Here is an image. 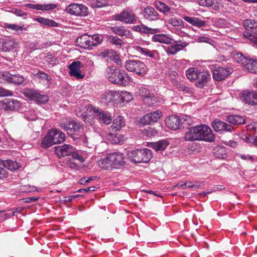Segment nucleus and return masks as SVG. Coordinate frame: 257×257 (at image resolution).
Wrapping results in <instances>:
<instances>
[{
	"label": "nucleus",
	"mask_w": 257,
	"mask_h": 257,
	"mask_svg": "<svg viewBox=\"0 0 257 257\" xmlns=\"http://www.w3.org/2000/svg\"><path fill=\"white\" fill-rule=\"evenodd\" d=\"M108 77L111 82L123 86L127 85L130 82L126 73L124 70L118 69L110 70L108 72Z\"/></svg>",
	"instance_id": "nucleus-6"
},
{
	"label": "nucleus",
	"mask_w": 257,
	"mask_h": 257,
	"mask_svg": "<svg viewBox=\"0 0 257 257\" xmlns=\"http://www.w3.org/2000/svg\"><path fill=\"white\" fill-rule=\"evenodd\" d=\"M20 105L19 101L16 99L5 98L0 101V108L5 111L18 110Z\"/></svg>",
	"instance_id": "nucleus-10"
},
{
	"label": "nucleus",
	"mask_w": 257,
	"mask_h": 257,
	"mask_svg": "<svg viewBox=\"0 0 257 257\" xmlns=\"http://www.w3.org/2000/svg\"><path fill=\"white\" fill-rule=\"evenodd\" d=\"M66 11L72 15L87 16L89 15L88 8L82 4L72 3L66 8Z\"/></svg>",
	"instance_id": "nucleus-9"
},
{
	"label": "nucleus",
	"mask_w": 257,
	"mask_h": 257,
	"mask_svg": "<svg viewBox=\"0 0 257 257\" xmlns=\"http://www.w3.org/2000/svg\"><path fill=\"white\" fill-rule=\"evenodd\" d=\"M226 121L230 123L237 125L245 123V119L238 115H228L226 116Z\"/></svg>",
	"instance_id": "nucleus-27"
},
{
	"label": "nucleus",
	"mask_w": 257,
	"mask_h": 257,
	"mask_svg": "<svg viewBox=\"0 0 257 257\" xmlns=\"http://www.w3.org/2000/svg\"><path fill=\"white\" fill-rule=\"evenodd\" d=\"M36 76L39 78L42 81H46L47 84L50 85L51 84V77L49 75L43 71H39L36 74Z\"/></svg>",
	"instance_id": "nucleus-41"
},
{
	"label": "nucleus",
	"mask_w": 257,
	"mask_h": 257,
	"mask_svg": "<svg viewBox=\"0 0 257 257\" xmlns=\"http://www.w3.org/2000/svg\"><path fill=\"white\" fill-rule=\"evenodd\" d=\"M175 44L178 52L183 50L188 45V43L181 41H176L175 42Z\"/></svg>",
	"instance_id": "nucleus-52"
},
{
	"label": "nucleus",
	"mask_w": 257,
	"mask_h": 257,
	"mask_svg": "<svg viewBox=\"0 0 257 257\" xmlns=\"http://www.w3.org/2000/svg\"><path fill=\"white\" fill-rule=\"evenodd\" d=\"M210 39L206 36H199L197 38V41L199 42H207L208 43Z\"/></svg>",
	"instance_id": "nucleus-64"
},
{
	"label": "nucleus",
	"mask_w": 257,
	"mask_h": 257,
	"mask_svg": "<svg viewBox=\"0 0 257 257\" xmlns=\"http://www.w3.org/2000/svg\"><path fill=\"white\" fill-rule=\"evenodd\" d=\"M138 93L140 96L144 98V99L151 94L148 89L145 87H141L139 88V91Z\"/></svg>",
	"instance_id": "nucleus-50"
},
{
	"label": "nucleus",
	"mask_w": 257,
	"mask_h": 257,
	"mask_svg": "<svg viewBox=\"0 0 257 257\" xmlns=\"http://www.w3.org/2000/svg\"><path fill=\"white\" fill-rule=\"evenodd\" d=\"M47 61L48 63H49L50 65L54 66L55 65L57 62V59L55 58L54 57H48Z\"/></svg>",
	"instance_id": "nucleus-63"
},
{
	"label": "nucleus",
	"mask_w": 257,
	"mask_h": 257,
	"mask_svg": "<svg viewBox=\"0 0 257 257\" xmlns=\"http://www.w3.org/2000/svg\"><path fill=\"white\" fill-rule=\"evenodd\" d=\"M5 27L9 29L15 30L19 33H20V32H22L23 30H26V29L24 28L23 27L16 24H10L8 23H5Z\"/></svg>",
	"instance_id": "nucleus-46"
},
{
	"label": "nucleus",
	"mask_w": 257,
	"mask_h": 257,
	"mask_svg": "<svg viewBox=\"0 0 257 257\" xmlns=\"http://www.w3.org/2000/svg\"><path fill=\"white\" fill-rule=\"evenodd\" d=\"M243 36L245 38L254 43H257V37L253 35L248 32H244Z\"/></svg>",
	"instance_id": "nucleus-51"
},
{
	"label": "nucleus",
	"mask_w": 257,
	"mask_h": 257,
	"mask_svg": "<svg viewBox=\"0 0 257 257\" xmlns=\"http://www.w3.org/2000/svg\"><path fill=\"white\" fill-rule=\"evenodd\" d=\"M209 79V74L208 71H199L197 76V79L196 80V86L199 88H202Z\"/></svg>",
	"instance_id": "nucleus-22"
},
{
	"label": "nucleus",
	"mask_w": 257,
	"mask_h": 257,
	"mask_svg": "<svg viewBox=\"0 0 257 257\" xmlns=\"http://www.w3.org/2000/svg\"><path fill=\"white\" fill-rule=\"evenodd\" d=\"M116 97H117V92L110 90L103 93L101 96V100L103 103L108 104L116 101Z\"/></svg>",
	"instance_id": "nucleus-20"
},
{
	"label": "nucleus",
	"mask_w": 257,
	"mask_h": 257,
	"mask_svg": "<svg viewBox=\"0 0 257 257\" xmlns=\"http://www.w3.org/2000/svg\"><path fill=\"white\" fill-rule=\"evenodd\" d=\"M214 0H198V4L200 6L210 7L211 6Z\"/></svg>",
	"instance_id": "nucleus-57"
},
{
	"label": "nucleus",
	"mask_w": 257,
	"mask_h": 257,
	"mask_svg": "<svg viewBox=\"0 0 257 257\" xmlns=\"http://www.w3.org/2000/svg\"><path fill=\"white\" fill-rule=\"evenodd\" d=\"M114 34L120 37L125 36L126 38H131L132 35L130 30L124 29L123 27L113 26L110 27Z\"/></svg>",
	"instance_id": "nucleus-24"
},
{
	"label": "nucleus",
	"mask_w": 257,
	"mask_h": 257,
	"mask_svg": "<svg viewBox=\"0 0 257 257\" xmlns=\"http://www.w3.org/2000/svg\"><path fill=\"white\" fill-rule=\"evenodd\" d=\"M42 8L40 10L48 11L53 10L57 7V5L54 4L41 5Z\"/></svg>",
	"instance_id": "nucleus-54"
},
{
	"label": "nucleus",
	"mask_w": 257,
	"mask_h": 257,
	"mask_svg": "<svg viewBox=\"0 0 257 257\" xmlns=\"http://www.w3.org/2000/svg\"><path fill=\"white\" fill-rule=\"evenodd\" d=\"M191 186H193V188L194 189H197L198 188H203L204 186V184L202 182L196 181L191 185Z\"/></svg>",
	"instance_id": "nucleus-62"
},
{
	"label": "nucleus",
	"mask_w": 257,
	"mask_h": 257,
	"mask_svg": "<svg viewBox=\"0 0 257 257\" xmlns=\"http://www.w3.org/2000/svg\"><path fill=\"white\" fill-rule=\"evenodd\" d=\"M137 50L140 53L144 54L145 55L149 56L152 58L153 57L154 54H152L151 52L147 49H144L140 47H138L137 48Z\"/></svg>",
	"instance_id": "nucleus-55"
},
{
	"label": "nucleus",
	"mask_w": 257,
	"mask_h": 257,
	"mask_svg": "<svg viewBox=\"0 0 257 257\" xmlns=\"http://www.w3.org/2000/svg\"><path fill=\"white\" fill-rule=\"evenodd\" d=\"M73 149L74 147L72 145L68 144L54 147L55 153L59 158L70 156L73 152Z\"/></svg>",
	"instance_id": "nucleus-15"
},
{
	"label": "nucleus",
	"mask_w": 257,
	"mask_h": 257,
	"mask_svg": "<svg viewBox=\"0 0 257 257\" xmlns=\"http://www.w3.org/2000/svg\"><path fill=\"white\" fill-rule=\"evenodd\" d=\"M157 9L160 12L165 14L166 12L169 11L170 8L165 3L162 2H158L156 4Z\"/></svg>",
	"instance_id": "nucleus-47"
},
{
	"label": "nucleus",
	"mask_w": 257,
	"mask_h": 257,
	"mask_svg": "<svg viewBox=\"0 0 257 257\" xmlns=\"http://www.w3.org/2000/svg\"><path fill=\"white\" fill-rule=\"evenodd\" d=\"M0 81H5L9 83L20 85L24 81V78L19 74L12 75L8 72H0Z\"/></svg>",
	"instance_id": "nucleus-11"
},
{
	"label": "nucleus",
	"mask_w": 257,
	"mask_h": 257,
	"mask_svg": "<svg viewBox=\"0 0 257 257\" xmlns=\"http://www.w3.org/2000/svg\"><path fill=\"white\" fill-rule=\"evenodd\" d=\"M152 40L154 42H160L161 43L169 44L171 43L172 39L166 34H155L153 36Z\"/></svg>",
	"instance_id": "nucleus-28"
},
{
	"label": "nucleus",
	"mask_w": 257,
	"mask_h": 257,
	"mask_svg": "<svg viewBox=\"0 0 257 257\" xmlns=\"http://www.w3.org/2000/svg\"><path fill=\"white\" fill-rule=\"evenodd\" d=\"M1 162L6 168L12 171L17 170L20 167L19 163L14 160H1Z\"/></svg>",
	"instance_id": "nucleus-30"
},
{
	"label": "nucleus",
	"mask_w": 257,
	"mask_h": 257,
	"mask_svg": "<svg viewBox=\"0 0 257 257\" xmlns=\"http://www.w3.org/2000/svg\"><path fill=\"white\" fill-rule=\"evenodd\" d=\"M142 14L144 16H157L158 13L155 9L151 7H148L145 8Z\"/></svg>",
	"instance_id": "nucleus-45"
},
{
	"label": "nucleus",
	"mask_w": 257,
	"mask_h": 257,
	"mask_svg": "<svg viewBox=\"0 0 257 257\" xmlns=\"http://www.w3.org/2000/svg\"><path fill=\"white\" fill-rule=\"evenodd\" d=\"M243 25L246 30H250L251 32L257 35V21L247 19L244 21Z\"/></svg>",
	"instance_id": "nucleus-31"
},
{
	"label": "nucleus",
	"mask_w": 257,
	"mask_h": 257,
	"mask_svg": "<svg viewBox=\"0 0 257 257\" xmlns=\"http://www.w3.org/2000/svg\"><path fill=\"white\" fill-rule=\"evenodd\" d=\"M115 20L123 22L126 24H132L137 22V17H116Z\"/></svg>",
	"instance_id": "nucleus-43"
},
{
	"label": "nucleus",
	"mask_w": 257,
	"mask_h": 257,
	"mask_svg": "<svg viewBox=\"0 0 257 257\" xmlns=\"http://www.w3.org/2000/svg\"><path fill=\"white\" fill-rule=\"evenodd\" d=\"M84 66L80 61H77L72 62L69 66V74L78 79L83 78L84 75L81 74L80 69Z\"/></svg>",
	"instance_id": "nucleus-17"
},
{
	"label": "nucleus",
	"mask_w": 257,
	"mask_h": 257,
	"mask_svg": "<svg viewBox=\"0 0 257 257\" xmlns=\"http://www.w3.org/2000/svg\"><path fill=\"white\" fill-rule=\"evenodd\" d=\"M169 143L166 140L160 141L152 144V148L156 151H163L168 146Z\"/></svg>",
	"instance_id": "nucleus-35"
},
{
	"label": "nucleus",
	"mask_w": 257,
	"mask_h": 257,
	"mask_svg": "<svg viewBox=\"0 0 257 257\" xmlns=\"http://www.w3.org/2000/svg\"><path fill=\"white\" fill-rule=\"evenodd\" d=\"M66 139L65 134L59 130L53 128L49 130L41 143V147L47 149L54 144L64 142Z\"/></svg>",
	"instance_id": "nucleus-3"
},
{
	"label": "nucleus",
	"mask_w": 257,
	"mask_h": 257,
	"mask_svg": "<svg viewBox=\"0 0 257 257\" xmlns=\"http://www.w3.org/2000/svg\"><path fill=\"white\" fill-rule=\"evenodd\" d=\"M114 16H135V14L133 13L131 9L127 8L124 9L120 15H115Z\"/></svg>",
	"instance_id": "nucleus-56"
},
{
	"label": "nucleus",
	"mask_w": 257,
	"mask_h": 257,
	"mask_svg": "<svg viewBox=\"0 0 257 257\" xmlns=\"http://www.w3.org/2000/svg\"><path fill=\"white\" fill-rule=\"evenodd\" d=\"M108 40L112 45H114L118 47H120L123 44V41L121 39L116 36H109Z\"/></svg>",
	"instance_id": "nucleus-42"
},
{
	"label": "nucleus",
	"mask_w": 257,
	"mask_h": 257,
	"mask_svg": "<svg viewBox=\"0 0 257 257\" xmlns=\"http://www.w3.org/2000/svg\"><path fill=\"white\" fill-rule=\"evenodd\" d=\"M162 116V112L159 110H156L145 115L140 118V122L143 125L149 124L151 122L158 121Z\"/></svg>",
	"instance_id": "nucleus-12"
},
{
	"label": "nucleus",
	"mask_w": 257,
	"mask_h": 257,
	"mask_svg": "<svg viewBox=\"0 0 257 257\" xmlns=\"http://www.w3.org/2000/svg\"><path fill=\"white\" fill-rule=\"evenodd\" d=\"M109 158L112 168H116L124 164V157L122 153L115 152L109 154Z\"/></svg>",
	"instance_id": "nucleus-18"
},
{
	"label": "nucleus",
	"mask_w": 257,
	"mask_h": 257,
	"mask_svg": "<svg viewBox=\"0 0 257 257\" xmlns=\"http://www.w3.org/2000/svg\"><path fill=\"white\" fill-rule=\"evenodd\" d=\"M13 93L9 90L5 89L0 87V97L6 96H12Z\"/></svg>",
	"instance_id": "nucleus-59"
},
{
	"label": "nucleus",
	"mask_w": 257,
	"mask_h": 257,
	"mask_svg": "<svg viewBox=\"0 0 257 257\" xmlns=\"http://www.w3.org/2000/svg\"><path fill=\"white\" fill-rule=\"evenodd\" d=\"M182 120H183V124H185L189 125L193 124V120L189 116H185V118H182Z\"/></svg>",
	"instance_id": "nucleus-61"
},
{
	"label": "nucleus",
	"mask_w": 257,
	"mask_h": 257,
	"mask_svg": "<svg viewBox=\"0 0 257 257\" xmlns=\"http://www.w3.org/2000/svg\"><path fill=\"white\" fill-rule=\"evenodd\" d=\"M133 29L137 32H139L141 33L145 34H156L160 32V30L157 28H151L148 27L144 25H141L136 26H134Z\"/></svg>",
	"instance_id": "nucleus-25"
},
{
	"label": "nucleus",
	"mask_w": 257,
	"mask_h": 257,
	"mask_svg": "<svg viewBox=\"0 0 257 257\" xmlns=\"http://www.w3.org/2000/svg\"><path fill=\"white\" fill-rule=\"evenodd\" d=\"M117 97L123 102H128L133 99L132 95L127 91L117 92Z\"/></svg>",
	"instance_id": "nucleus-36"
},
{
	"label": "nucleus",
	"mask_w": 257,
	"mask_h": 257,
	"mask_svg": "<svg viewBox=\"0 0 257 257\" xmlns=\"http://www.w3.org/2000/svg\"><path fill=\"white\" fill-rule=\"evenodd\" d=\"M232 72L231 68L218 67L212 71L213 78L216 81H221L225 79Z\"/></svg>",
	"instance_id": "nucleus-14"
},
{
	"label": "nucleus",
	"mask_w": 257,
	"mask_h": 257,
	"mask_svg": "<svg viewBox=\"0 0 257 257\" xmlns=\"http://www.w3.org/2000/svg\"><path fill=\"white\" fill-rule=\"evenodd\" d=\"M23 94L37 103H45L49 100L47 95L41 94L38 91L33 89H25L23 90Z\"/></svg>",
	"instance_id": "nucleus-8"
},
{
	"label": "nucleus",
	"mask_w": 257,
	"mask_h": 257,
	"mask_svg": "<svg viewBox=\"0 0 257 257\" xmlns=\"http://www.w3.org/2000/svg\"><path fill=\"white\" fill-rule=\"evenodd\" d=\"M59 126L67 132L74 141L81 140L83 143L87 142L86 137L83 134L82 127L80 123L71 118L62 120L59 123Z\"/></svg>",
	"instance_id": "nucleus-2"
},
{
	"label": "nucleus",
	"mask_w": 257,
	"mask_h": 257,
	"mask_svg": "<svg viewBox=\"0 0 257 257\" xmlns=\"http://www.w3.org/2000/svg\"><path fill=\"white\" fill-rule=\"evenodd\" d=\"M242 100L246 103L251 105H257V91H244Z\"/></svg>",
	"instance_id": "nucleus-19"
},
{
	"label": "nucleus",
	"mask_w": 257,
	"mask_h": 257,
	"mask_svg": "<svg viewBox=\"0 0 257 257\" xmlns=\"http://www.w3.org/2000/svg\"><path fill=\"white\" fill-rule=\"evenodd\" d=\"M98 164L102 169L104 170H107L109 167H112L111 162L109 160V155L106 158L100 160Z\"/></svg>",
	"instance_id": "nucleus-40"
},
{
	"label": "nucleus",
	"mask_w": 257,
	"mask_h": 257,
	"mask_svg": "<svg viewBox=\"0 0 257 257\" xmlns=\"http://www.w3.org/2000/svg\"><path fill=\"white\" fill-rule=\"evenodd\" d=\"M224 124L225 125H223V126H222L223 128L222 130H221V132L225 131L231 132L233 130V127L231 125L225 122H224Z\"/></svg>",
	"instance_id": "nucleus-60"
},
{
	"label": "nucleus",
	"mask_w": 257,
	"mask_h": 257,
	"mask_svg": "<svg viewBox=\"0 0 257 257\" xmlns=\"http://www.w3.org/2000/svg\"><path fill=\"white\" fill-rule=\"evenodd\" d=\"M92 110L95 113L94 117L98 119L99 122L105 124H108L111 123L112 119L109 113L97 108H93Z\"/></svg>",
	"instance_id": "nucleus-13"
},
{
	"label": "nucleus",
	"mask_w": 257,
	"mask_h": 257,
	"mask_svg": "<svg viewBox=\"0 0 257 257\" xmlns=\"http://www.w3.org/2000/svg\"><path fill=\"white\" fill-rule=\"evenodd\" d=\"M107 0H93L91 2L90 5L92 8H101L107 5Z\"/></svg>",
	"instance_id": "nucleus-44"
},
{
	"label": "nucleus",
	"mask_w": 257,
	"mask_h": 257,
	"mask_svg": "<svg viewBox=\"0 0 257 257\" xmlns=\"http://www.w3.org/2000/svg\"><path fill=\"white\" fill-rule=\"evenodd\" d=\"M125 125V121L121 116H118L116 118H115L113 121L112 124L111 126L110 130H116L118 131L120 130V128Z\"/></svg>",
	"instance_id": "nucleus-32"
},
{
	"label": "nucleus",
	"mask_w": 257,
	"mask_h": 257,
	"mask_svg": "<svg viewBox=\"0 0 257 257\" xmlns=\"http://www.w3.org/2000/svg\"><path fill=\"white\" fill-rule=\"evenodd\" d=\"M16 45V43L12 40L8 38L0 39V50L2 51L7 52L13 50Z\"/></svg>",
	"instance_id": "nucleus-21"
},
{
	"label": "nucleus",
	"mask_w": 257,
	"mask_h": 257,
	"mask_svg": "<svg viewBox=\"0 0 257 257\" xmlns=\"http://www.w3.org/2000/svg\"><path fill=\"white\" fill-rule=\"evenodd\" d=\"M103 41V37L98 35L88 36L87 34L82 35L76 39V42L80 47L84 49H91L93 47L96 46Z\"/></svg>",
	"instance_id": "nucleus-5"
},
{
	"label": "nucleus",
	"mask_w": 257,
	"mask_h": 257,
	"mask_svg": "<svg viewBox=\"0 0 257 257\" xmlns=\"http://www.w3.org/2000/svg\"><path fill=\"white\" fill-rule=\"evenodd\" d=\"M166 52L168 54L175 55L178 52L175 42L167 48Z\"/></svg>",
	"instance_id": "nucleus-53"
},
{
	"label": "nucleus",
	"mask_w": 257,
	"mask_h": 257,
	"mask_svg": "<svg viewBox=\"0 0 257 257\" xmlns=\"http://www.w3.org/2000/svg\"><path fill=\"white\" fill-rule=\"evenodd\" d=\"M224 124V121H221L218 119H215L212 123L211 125L215 132H221L222 130V126Z\"/></svg>",
	"instance_id": "nucleus-39"
},
{
	"label": "nucleus",
	"mask_w": 257,
	"mask_h": 257,
	"mask_svg": "<svg viewBox=\"0 0 257 257\" xmlns=\"http://www.w3.org/2000/svg\"><path fill=\"white\" fill-rule=\"evenodd\" d=\"M36 20L40 23L51 27L57 26L58 23L53 20H49L44 17H37Z\"/></svg>",
	"instance_id": "nucleus-37"
},
{
	"label": "nucleus",
	"mask_w": 257,
	"mask_h": 257,
	"mask_svg": "<svg viewBox=\"0 0 257 257\" xmlns=\"http://www.w3.org/2000/svg\"><path fill=\"white\" fill-rule=\"evenodd\" d=\"M102 56L104 57L109 58L114 61L118 66L121 65V61L115 51L110 49L105 50L101 53Z\"/></svg>",
	"instance_id": "nucleus-23"
},
{
	"label": "nucleus",
	"mask_w": 257,
	"mask_h": 257,
	"mask_svg": "<svg viewBox=\"0 0 257 257\" xmlns=\"http://www.w3.org/2000/svg\"><path fill=\"white\" fill-rule=\"evenodd\" d=\"M107 139L113 144H119L123 143L124 139V136L118 133H109L107 135Z\"/></svg>",
	"instance_id": "nucleus-26"
},
{
	"label": "nucleus",
	"mask_w": 257,
	"mask_h": 257,
	"mask_svg": "<svg viewBox=\"0 0 257 257\" xmlns=\"http://www.w3.org/2000/svg\"><path fill=\"white\" fill-rule=\"evenodd\" d=\"M184 19L192 24L193 25L196 26L198 27H202L205 24V22L199 19L197 17H184Z\"/></svg>",
	"instance_id": "nucleus-34"
},
{
	"label": "nucleus",
	"mask_w": 257,
	"mask_h": 257,
	"mask_svg": "<svg viewBox=\"0 0 257 257\" xmlns=\"http://www.w3.org/2000/svg\"><path fill=\"white\" fill-rule=\"evenodd\" d=\"M70 156H72V158L73 159L78 160L81 163H82L84 161L83 157L75 151L74 148L73 149V152L70 155Z\"/></svg>",
	"instance_id": "nucleus-58"
},
{
	"label": "nucleus",
	"mask_w": 257,
	"mask_h": 257,
	"mask_svg": "<svg viewBox=\"0 0 257 257\" xmlns=\"http://www.w3.org/2000/svg\"><path fill=\"white\" fill-rule=\"evenodd\" d=\"M169 23L175 27H180L183 25L182 20L179 17L172 18L170 19Z\"/></svg>",
	"instance_id": "nucleus-48"
},
{
	"label": "nucleus",
	"mask_w": 257,
	"mask_h": 257,
	"mask_svg": "<svg viewBox=\"0 0 257 257\" xmlns=\"http://www.w3.org/2000/svg\"><path fill=\"white\" fill-rule=\"evenodd\" d=\"M215 136L211 128L205 124L192 126L185 133L184 139L185 141L193 142L203 141L212 142Z\"/></svg>",
	"instance_id": "nucleus-1"
},
{
	"label": "nucleus",
	"mask_w": 257,
	"mask_h": 257,
	"mask_svg": "<svg viewBox=\"0 0 257 257\" xmlns=\"http://www.w3.org/2000/svg\"><path fill=\"white\" fill-rule=\"evenodd\" d=\"M144 101L149 106L153 105L156 102L155 97L152 94L145 98Z\"/></svg>",
	"instance_id": "nucleus-49"
},
{
	"label": "nucleus",
	"mask_w": 257,
	"mask_h": 257,
	"mask_svg": "<svg viewBox=\"0 0 257 257\" xmlns=\"http://www.w3.org/2000/svg\"><path fill=\"white\" fill-rule=\"evenodd\" d=\"M167 126L170 128L176 130L179 129L183 125L182 118L175 115L169 116L165 120Z\"/></svg>",
	"instance_id": "nucleus-16"
},
{
	"label": "nucleus",
	"mask_w": 257,
	"mask_h": 257,
	"mask_svg": "<svg viewBox=\"0 0 257 257\" xmlns=\"http://www.w3.org/2000/svg\"><path fill=\"white\" fill-rule=\"evenodd\" d=\"M127 156L128 159L134 163H147L152 158V154L150 150L145 148L128 152Z\"/></svg>",
	"instance_id": "nucleus-4"
},
{
	"label": "nucleus",
	"mask_w": 257,
	"mask_h": 257,
	"mask_svg": "<svg viewBox=\"0 0 257 257\" xmlns=\"http://www.w3.org/2000/svg\"><path fill=\"white\" fill-rule=\"evenodd\" d=\"M125 68L127 71L135 72L139 75H144L147 72L146 65L139 60L126 61Z\"/></svg>",
	"instance_id": "nucleus-7"
},
{
	"label": "nucleus",
	"mask_w": 257,
	"mask_h": 257,
	"mask_svg": "<svg viewBox=\"0 0 257 257\" xmlns=\"http://www.w3.org/2000/svg\"><path fill=\"white\" fill-rule=\"evenodd\" d=\"M244 68L249 73H257V60L248 58Z\"/></svg>",
	"instance_id": "nucleus-29"
},
{
	"label": "nucleus",
	"mask_w": 257,
	"mask_h": 257,
	"mask_svg": "<svg viewBox=\"0 0 257 257\" xmlns=\"http://www.w3.org/2000/svg\"><path fill=\"white\" fill-rule=\"evenodd\" d=\"M248 57H244L243 55L240 53H237L235 55H234L233 59L234 60L240 63L243 67L245 65L246 62L247 61Z\"/></svg>",
	"instance_id": "nucleus-38"
},
{
	"label": "nucleus",
	"mask_w": 257,
	"mask_h": 257,
	"mask_svg": "<svg viewBox=\"0 0 257 257\" xmlns=\"http://www.w3.org/2000/svg\"><path fill=\"white\" fill-rule=\"evenodd\" d=\"M199 70L196 68H190L186 71V75L190 81H195L197 79Z\"/></svg>",
	"instance_id": "nucleus-33"
}]
</instances>
